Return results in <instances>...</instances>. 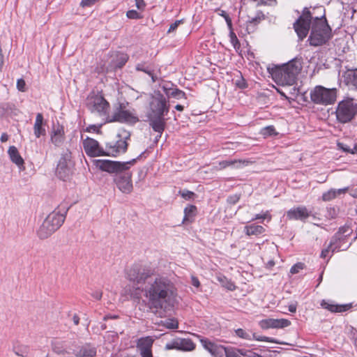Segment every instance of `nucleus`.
Listing matches in <instances>:
<instances>
[{
  "instance_id": "a211bd4d",
  "label": "nucleus",
  "mask_w": 357,
  "mask_h": 357,
  "mask_svg": "<svg viewBox=\"0 0 357 357\" xmlns=\"http://www.w3.org/2000/svg\"><path fill=\"white\" fill-rule=\"evenodd\" d=\"M128 60V54L117 52L111 55V61L107 68V71H115L121 69Z\"/></svg>"
},
{
  "instance_id": "f704fd0d",
  "label": "nucleus",
  "mask_w": 357,
  "mask_h": 357,
  "mask_svg": "<svg viewBox=\"0 0 357 357\" xmlns=\"http://www.w3.org/2000/svg\"><path fill=\"white\" fill-rule=\"evenodd\" d=\"M261 21V18L259 17H255L252 18L250 20L248 21L246 23V31L248 33H253L257 28V26Z\"/></svg>"
},
{
  "instance_id": "c9c22d12",
  "label": "nucleus",
  "mask_w": 357,
  "mask_h": 357,
  "mask_svg": "<svg viewBox=\"0 0 357 357\" xmlns=\"http://www.w3.org/2000/svg\"><path fill=\"white\" fill-rule=\"evenodd\" d=\"M235 333L236 336L244 340H252L253 339L254 333L250 331L238 328L235 331Z\"/></svg>"
},
{
  "instance_id": "49530a36",
  "label": "nucleus",
  "mask_w": 357,
  "mask_h": 357,
  "mask_svg": "<svg viewBox=\"0 0 357 357\" xmlns=\"http://www.w3.org/2000/svg\"><path fill=\"white\" fill-rule=\"evenodd\" d=\"M126 16L129 19H140L142 18V15L135 10H130L126 13Z\"/></svg>"
},
{
  "instance_id": "9b49d317",
  "label": "nucleus",
  "mask_w": 357,
  "mask_h": 357,
  "mask_svg": "<svg viewBox=\"0 0 357 357\" xmlns=\"http://www.w3.org/2000/svg\"><path fill=\"white\" fill-rule=\"evenodd\" d=\"M114 182L118 189L123 193L129 194L133 189L132 174L128 170L114 176Z\"/></svg>"
},
{
  "instance_id": "c85d7f7f",
  "label": "nucleus",
  "mask_w": 357,
  "mask_h": 357,
  "mask_svg": "<svg viewBox=\"0 0 357 357\" xmlns=\"http://www.w3.org/2000/svg\"><path fill=\"white\" fill-rule=\"evenodd\" d=\"M351 229L347 225L339 228L338 231L332 237V243L340 241H347V237L351 233Z\"/></svg>"
},
{
  "instance_id": "6e6d98bb",
  "label": "nucleus",
  "mask_w": 357,
  "mask_h": 357,
  "mask_svg": "<svg viewBox=\"0 0 357 357\" xmlns=\"http://www.w3.org/2000/svg\"><path fill=\"white\" fill-rule=\"evenodd\" d=\"M135 4L137 8L139 10H144L146 6V3L144 0H135Z\"/></svg>"
},
{
  "instance_id": "a19ab883",
  "label": "nucleus",
  "mask_w": 357,
  "mask_h": 357,
  "mask_svg": "<svg viewBox=\"0 0 357 357\" xmlns=\"http://www.w3.org/2000/svg\"><path fill=\"white\" fill-rule=\"evenodd\" d=\"M336 197L335 189L331 188L327 192H325L322 195V200L324 202H329Z\"/></svg>"
},
{
  "instance_id": "338daca9",
  "label": "nucleus",
  "mask_w": 357,
  "mask_h": 357,
  "mask_svg": "<svg viewBox=\"0 0 357 357\" xmlns=\"http://www.w3.org/2000/svg\"><path fill=\"white\" fill-rule=\"evenodd\" d=\"M297 305L296 303H291L289 305L288 309L290 312L294 313L296 311Z\"/></svg>"
},
{
  "instance_id": "0eeeda50",
  "label": "nucleus",
  "mask_w": 357,
  "mask_h": 357,
  "mask_svg": "<svg viewBox=\"0 0 357 357\" xmlns=\"http://www.w3.org/2000/svg\"><path fill=\"white\" fill-rule=\"evenodd\" d=\"M144 153V152L142 153L136 158L127 162L113 161L110 160H95L93 162L96 167L101 171L117 175L124 171L128 170L130 165H133Z\"/></svg>"
},
{
  "instance_id": "dca6fc26",
  "label": "nucleus",
  "mask_w": 357,
  "mask_h": 357,
  "mask_svg": "<svg viewBox=\"0 0 357 357\" xmlns=\"http://www.w3.org/2000/svg\"><path fill=\"white\" fill-rule=\"evenodd\" d=\"M165 349L167 350L176 349L191 351L195 349V344L190 339L178 338L166 344Z\"/></svg>"
},
{
  "instance_id": "f257e3e1",
  "label": "nucleus",
  "mask_w": 357,
  "mask_h": 357,
  "mask_svg": "<svg viewBox=\"0 0 357 357\" xmlns=\"http://www.w3.org/2000/svg\"><path fill=\"white\" fill-rule=\"evenodd\" d=\"M126 278L132 283L129 288L131 298L139 301L144 296L153 312L174 306L177 289L167 277L156 275L149 266L135 264L127 270Z\"/></svg>"
},
{
  "instance_id": "0e129e2a",
  "label": "nucleus",
  "mask_w": 357,
  "mask_h": 357,
  "mask_svg": "<svg viewBox=\"0 0 357 357\" xmlns=\"http://www.w3.org/2000/svg\"><path fill=\"white\" fill-rule=\"evenodd\" d=\"M4 63V56L2 52V48L0 46V71L1 70Z\"/></svg>"
},
{
  "instance_id": "a878e982",
  "label": "nucleus",
  "mask_w": 357,
  "mask_h": 357,
  "mask_svg": "<svg viewBox=\"0 0 357 357\" xmlns=\"http://www.w3.org/2000/svg\"><path fill=\"white\" fill-rule=\"evenodd\" d=\"M169 84H165L162 86L163 91L165 93L167 98L169 97L174 98L176 99L186 98L185 93L177 89L176 87H172Z\"/></svg>"
},
{
  "instance_id": "39448f33",
  "label": "nucleus",
  "mask_w": 357,
  "mask_h": 357,
  "mask_svg": "<svg viewBox=\"0 0 357 357\" xmlns=\"http://www.w3.org/2000/svg\"><path fill=\"white\" fill-rule=\"evenodd\" d=\"M68 208L63 213L54 211L44 220L37 231V235L40 239H46L59 229L65 221Z\"/></svg>"
},
{
  "instance_id": "de8ad7c7",
  "label": "nucleus",
  "mask_w": 357,
  "mask_h": 357,
  "mask_svg": "<svg viewBox=\"0 0 357 357\" xmlns=\"http://www.w3.org/2000/svg\"><path fill=\"white\" fill-rule=\"evenodd\" d=\"M268 218V220H271V215H270L269 213V211H266L265 213H264L263 214H257L255 218H253L252 219V220H265Z\"/></svg>"
},
{
  "instance_id": "473e14b6",
  "label": "nucleus",
  "mask_w": 357,
  "mask_h": 357,
  "mask_svg": "<svg viewBox=\"0 0 357 357\" xmlns=\"http://www.w3.org/2000/svg\"><path fill=\"white\" fill-rule=\"evenodd\" d=\"M351 245V243L347 244V241H340L335 243H332V239L331 240L329 248H331L332 252H339L347 250L349 246Z\"/></svg>"
},
{
  "instance_id": "72a5a7b5",
  "label": "nucleus",
  "mask_w": 357,
  "mask_h": 357,
  "mask_svg": "<svg viewBox=\"0 0 357 357\" xmlns=\"http://www.w3.org/2000/svg\"><path fill=\"white\" fill-rule=\"evenodd\" d=\"M13 351L18 356L26 357L29 353V347L27 345L14 346Z\"/></svg>"
},
{
  "instance_id": "3c124183",
  "label": "nucleus",
  "mask_w": 357,
  "mask_h": 357,
  "mask_svg": "<svg viewBox=\"0 0 357 357\" xmlns=\"http://www.w3.org/2000/svg\"><path fill=\"white\" fill-rule=\"evenodd\" d=\"M16 86L18 91L24 92L26 91L25 81L22 78L18 79Z\"/></svg>"
},
{
  "instance_id": "37998d69",
  "label": "nucleus",
  "mask_w": 357,
  "mask_h": 357,
  "mask_svg": "<svg viewBox=\"0 0 357 357\" xmlns=\"http://www.w3.org/2000/svg\"><path fill=\"white\" fill-rule=\"evenodd\" d=\"M179 194L186 200L192 199L195 197V194L188 190H180Z\"/></svg>"
},
{
  "instance_id": "9d476101",
  "label": "nucleus",
  "mask_w": 357,
  "mask_h": 357,
  "mask_svg": "<svg viewBox=\"0 0 357 357\" xmlns=\"http://www.w3.org/2000/svg\"><path fill=\"white\" fill-rule=\"evenodd\" d=\"M86 106L91 113H97L100 116L108 115L109 103L100 95H93L87 99Z\"/></svg>"
},
{
  "instance_id": "6e6552de",
  "label": "nucleus",
  "mask_w": 357,
  "mask_h": 357,
  "mask_svg": "<svg viewBox=\"0 0 357 357\" xmlns=\"http://www.w3.org/2000/svg\"><path fill=\"white\" fill-rule=\"evenodd\" d=\"M311 101L316 105H328L334 103L337 98V89H328L318 85L310 93Z\"/></svg>"
},
{
  "instance_id": "5fc2aeb1",
  "label": "nucleus",
  "mask_w": 357,
  "mask_h": 357,
  "mask_svg": "<svg viewBox=\"0 0 357 357\" xmlns=\"http://www.w3.org/2000/svg\"><path fill=\"white\" fill-rule=\"evenodd\" d=\"M236 162V160H222L219 162V165L221 169H224L226 168L227 167L234 165Z\"/></svg>"
},
{
  "instance_id": "69168bd1",
  "label": "nucleus",
  "mask_w": 357,
  "mask_h": 357,
  "mask_svg": "<svg viewBox=\"0 0 357 357\" xmlns=\"http://www.w3.org/2000/svg\"><path fill=\"white\" fill-rule=\"evenodd\" d=\"M215 12L220 16L223 17L224 19L229 16L225 10H220V8L217 9Z\"/></svg>"
},
{
  "instance_id": "680f3d73",
  "label": "nucleus",
  "mask_w": 357,
  "mask_h": 357,
  "mask_svg": "<svg viewBox=\"0 0 357 357\" xmlns=\"http://www.w3.org/2000/svg\"><path fill=\"white\" fill-rule=\"evenodd\" d=\"M225 20V22L227 23V27H228L229 30V31H232L233 30V26H232V22H231V17L229 16H228Z\"/></svg>"
},
{
  "instance_id": "2eb2a0df",
  "label": "nucleus",
  "mask_w": 357,
  "mask_h": 357,
  "mask_svg": "<svg viewBox=\"0 0 357 357\" xmlns=\"http://www.w3.org/2000/svg\"><path fill=\"white\" fill-rule=\"evenodd\" d=\"M70 153L67 151L63 153L59 159L56 174L61 180L66 181L69 178L71 171L68 165V162L70 160Z\"/></svg>"
},
{
  "instance_id": "1a4fd4ad",
  "label": "nucleus",
  "mask_w": 357,
  "mask_h": 357,
  "mask_svg": "<svg viewBox=\"0 0 357 357\" xmlns=\"http://www.w3.org/2000/svg\"><path fill=\"white\" fill-rule=\"evenodd\" d=\"M357 114V104L353 98H347L338 102L335 109L337 121L341 123L351 121Z\"/></svg>"
},
{
  "instance_id": "79ce46f5",
  "label": "nucleus",
  "mask_w": 357,
  "mask_h": 357,
  "mask_svg": "<svg viewBox=\"0 0 357 357\" xmlns=\"http://www.w3.org/2000/svg\"><path fill=\"white\" fill-rule=\"evenodd\" d=\"M239 77L235 80V85L238 89H245L248 87V85L246 80L243 77L242 74L241 73H239Z\"/></svg>"
},
{
  "instance_id": "4c0bfd02",
  "label": "nucleus",
  "mask_w": 357,
  "mask_h": 357,
  "mask_svg": "<svg viewBox=\"0 0 357 357\" xmlns=\"http://www.w3.org/2000/svg\"><path fill=\"white\" fill-rule=\"evenodd\" d=\"M261 134L265 137L268 136L277 135L278 132L275 131L273 126H268L261 129Z\"/></svg>"
},
{
  "instance_id": "09e8293b",
  "label": "nucleus",
  "mask_w": 357,
  "mask_h": 357,
  "mask_svg": "<svg viewBox=\"0 0 357 357\" xmlns=\"http://www.w3.org/2000/svg\"><path fill=\"white\" fill-rule=\"evenodd\" d=\"M337 215V212L335 208L334 207H328L327 208V215L326 217L328 219H334Z\"/></svg>"
},
{
  "instance_id": "603ef678",
  "label": "nucleus",
  "mask_w": 357,
  "mask_h": 357,
  "mask_svg": "<svg viewBox=\"0 0 357 357\" xmlns=\"http://www.w3.org/2000/svg\"><path fill=\"white\" fill-rule=\"evenodd\" d=\"M183 22V20H176L174 23L171 24L168 30V33L174 31L177 27Z\"/></svg>"
},
{
  "instance_id": "7ed1b4c3",
  "label": "nucleus",
  "mask_w": 357,
  "mask_h": 357,
  "mask_svg": "<svg viewBox=\"0 0 357 357\" xmlns=\"http://www.w3.org/2000/svg\"><path fill=\"white\" fill-rule=\"evenodd\" d=\"M169 104L164 95L155 92L151 98L149 111L147 113V121L149 126L156 132H163L166 127L165 116L169 111Z\"/></svg>"
},
{
  "instance_id": "2f4dec72",
  "label": "nucleus",
  "mask_w": 357,
  "mask_h": 357,
  "mask_svg": "<svg viewBox=\"0 0 357 357\" xmlns=\"http://www.w3.org/2000/svg\"><path fill=\"white\" fill-rule=\"evenodd\" d=\"M52 351L59 355H64L68 353L66 342L63 341H54L52 342Z\"/></svg>"
},
{
  "instance_id": "aec40b11",
  "label": "nucleus",
  "mask_w": 357,
  "mask_h": 357,
  "mask_svg": "<svg viewBox=\"0 0 357 357\" xmlns=\"http://www.w3.org/2000/svg\"><path fill=\"white\" fill-rule=\"evenodd\" d=\"M321 306L332 313H342L351 310L353 305L352 303L337 304L333 301L322 300L321 302Z\"/></svg>"
},
{
  "instance_id": "e433bc0d",
  "label": "nucleus",
  "mask_w": 357,
  "mask_h": 357,
  "mask_svg": "<svg viewBox=\"0 0 357 357\" xmlns=\"http://www.w3.org/2000/svg\"><path fill=\"white\" fill-rule=\"evenodd\" d=\"M78 353L83 357H94L96 355V349L91 347H83Z\"/></svg>"
},
{
  "instance_id": "5701e85b",
  "label": "nucleus",
  "mask_w": 357,
  "mask_h": 357,
  "mask_svg": "<svg viewBox=\"0 0 357 357\" xmlns=\"http://www.w3.org/2000/svg\"><path fill=\"white\" fill-rule=\"evenodd\" d=\"M344 83L351 89H357V68L347 69L342 75Z\"/></svg>"
},
{
  "instance_id": "b1692460",
  "label": "nucleus",
  "mask_w": 357,
  "mask_h": 357,
  "mask_svg": "<svg viewBox=\"0 0 357 357\" xmlns=\"http://www.w3.org/2000/svg\"><path fill=\"white\" fill-rule=\"evenodd\" d=\"M255 354V352L252 350L229 347L226 357H254Z\"/></svg>"
},
{
  "instance_id": "6ab92c4d",
  "label": "nucleus",
  "mask_w": 357,
  "mask_h": 357,
  "mask_svg": "<svg viewBox=\"0 0 357 357\" xmlns=\"http://www.w3.org/2000/svg\"><path fill=\"white\" fill-rule=\"evenodd\" d=\"M291 321L286 319H266L259 322L262 329L284 328L289 326Z\"/></svg>"
},
{
  "instance_id": "a18cd8bd",
  "label": "nucleus",
  "mask_w": 357,
  "mask_h": 357,
  "mask_svg": "<svg viewBox=\"0 0 357 357\" xmlns=\"http://www.w3.org/2000/svg\"><path fill=\"white\" fill-rule=\"evenodd\" d=\"M305 267V264L302 262H298L291 266L290 269V273L291 274L298 273L300 270H303Z\"/></svg>"
},
{
  "instance_id": "8fccbe9b",
  "label": "nucleus",
  "mask_w": 357,
  "mask_h": 357,
  "mask_svg": "<svg viewBox=\"0 0 357 357\" xmlns=\"http://www.w3.org/2000/svg\"><path fill=\"white\" fill-rule=\"evenodd\" d=\"M240 197V195H232L227 197V202L228 204L234 205L236 204L239 201Z\"/></svg>"
},
{
  "instance_id": "393cba45",
  "label": "nucleus",
  "mask_w": 357,
  "mask_h": 357,
  "mask_svg": "<svg viewBox=\"0 0 357 357\" xmlns=\"http://www.w3.org/2000/svg\"><path fill=\"white\" fill-rule=\"evenodd\" d=\"M8 154L10 160L15 163L20 169H24V159L20 155L17 149L15 146H10L8 150Z\"/></svg>"
},
{
  "instance_id": "ea45409f",
  "label": "nucleus",
  "mask_w": 357,
  "mask_h": 357,
  "mask_svg": "<svg viewBox=\"0 0 357 357\" xmlns=\"http://www.w3.org/2000/svg\"><path fill=\"white\" fill-rule=\"evenodd\" d=\"M229 36L230 38V42L232 44L234 49L238 50L241 47V44L236 33L234 32V30L229 31Z\"/></svg>"
},
{
  "instance_id": "412c9836",
  "label": "nucleus",
  "mask_w": 357,
  "mask_h": 357,
  "mask_svg": "<svg viewBox=\"0 0 357 357\" xmlns=\"http://www.w3.org/2000/svg\"><path fill=\"white\" fill-rule=\"evenodd\" d=\"M64 128L60 124L54 126L50 135V141L56 146H60L64 142Z\"/></svg>"
},
{
  "instance_id": "cd10ccee",
  "label": "nucleus",
  "mask_w": 357,
  "mask_h": 357,
  "mask_svg": "<svg viewBox=\"0 0 357 357\" xmlns=\"http://www.w3.org/2000/svg\"><path fill=\"white\" fill-rule=\"evenodd\" d=\"M19 110L11 102H3L0 105V114L1 116H17Z\"/></svg>"
},
{
  "instance_id": "ddd939ff",
  "label": "nucleus",
  "mask_w": 357,
  "mask_h": 357,
  "mask_svg": "<svg viewBox=\"0 0 357 357\" xmlns=\"http://www.w3.org/2000/svg\"><path fill=\"white\" fill-rule=\"evenodd\" d=\"M83 148L88 156L92 158L105 156V148L102 147L99 142L93 138L87 137L83 141Z\"/></svg>"
},
{
  "instance_id": "f3484780",
  "label": "nucleus",
  "mask_w": 357,
  "mask_h": 357,
  "mask_svg": "<svg viewBox=\"0 0 357 357\" xmlns=\"http://www.w3.org/2000/svg\"><path fill=\"white\" fill-rule=\"evenodd\" d=\"M311 216L315 218V216L312 214V211H308L304 206L292 208L287 212V218L289 220L305 222L306 219Z\"/></svg>"
},
{
  "instance_id": "f8f14e48",
  "label": "nucleus",
  "mask_w": 357,
  "mask_h": 357,
  "mask_svg": "<svg viewBox=\"0 0 357 357\" xmlns=\"http://www.w3.org/2000/svg\"><path fill=\"white\" fill-rule=\"evenodd\" d=\"M199 339L204 349L208 351L213 357L226 356L228 347L219 344L206 337L199 336Z\"/></svg>"
},
{
  "instance_id": "7c9ffc66",
  "label": "nucleus",
  "mask_w": 357,
  "mask_h": 357,
  "mask_svg": "<svg viewBox=\"0 0 357 357\" xmlns=\"http://www.w3.org/2000/svg\"><path fill=\"white\" fill-rule=\"evenodd\" d=\"M184 216L182 220L183 224L192 222L197 213V207L195 205H188L184 208Z\"/></svg>"
},
{
  "instance_id": "052dcab7",
  "label": "nucleus",
  "mask_w": 357,
  "mask_h": 357,
  "mask_svg": "<svg viewBox=\"0 0 357 357\" xmlns=\"http://www.w3.org/2000/svg\"><path fill=\"white\" fill-rule=\"evenodd\" d=\"M191 282H192V284L195 287H199L200 286V282H199L198 278L195 276L191 277Z\"/></svg>"
},
{
  "instance_id": "e2e57ef3",
  "label": "nucleus",
  "mask_w": 357,
  "mask_h": 357,
  "mask_svg": "<svg viewBox=\"0 0 357 357\" xmlns=\"http://www.w3.org/2000/svg\"><path fill=\"white\" fill-rule=\"evenodd\" d=\"M102 293L100 291H96L92 294V296L96 300H100L102 298Z\"/></svg>"
},
{
  "instance_id": "20e7f679",
  "label": "nucleus",
  "mask_w": 357,
  "mask_h": 357,
  "mask_svg": "<svg viewBox=\"0 0 357 357\" xmlns=\"http://www.w3.org/2000/svg\"><path fill=\"white\" fill-rule=\"evenodd\" d=\"M301 68V65L298 61L292 59L282 66L268 67V71L277 84L293 86L296 82L297 75Z\"/></svg>"
},
{
  "instance_id": "774afa93",
  "label": "nucleus",
  "mask_w": 357,
  "mask_h": 357,
  "mask_svg": "<svg viewBox=\"0 0 357 357\" xmlns=\"http://www.w3.org/2000/svg\"><path fill=\"white\" fill-rule=\"evenodd\" d=\"M8 140V135H7V133H6V132L2 133L1 136L0 137V141L2 143H4V142H7Z\"/></svg>"
},
{
  "instance_id": "bb28decb",
  "label": "nucleus",
  "mask_w": 357,
  "mask_h": 357,
  "mask_svg": "<svg viewBox=\"0 0 357 357\" xmlns=\"http://www.w3.org/2000/svg\"><path fill=\"white\" fill-rule=\"evenodd\" d=\"M43 116L41 113H38L33 125V132L36 138L45 136L46 134L45 128L43 127Z\"/></svg>"
},
{
  "instance_id": "58836bf2",
  "label": "nucleus",
  "mask_w": 357,
  "mask_h": 357,
  "mask_svg": "<svg viewBox=\"0 0 357 357\" xmlns=\"http://www.w3.org/2000/svg\"><path fill=\"white\" fill-rule=\"evenodd\" d=\"M162 322V326L169 329H176L178 327V323L174 319H168Z\"/></svg>"
},
{
  "instance_id": "c756f323",
  "label": "nucleus",
  "mask_w": 357,
  "mask_h": 357,
  "mask_svg": "<svg viewBox=\"0 0 357 357\" xmlns=\"http://www.w3.org/2000/svg\"><path fill=\"white\" fill-rule=\"evenodd\" d=\"M243 231L248 236H259L262 234L265 231V229L264 227L261 225H256L255 224H251L249 225H246L243 228Z\"/></svg>"
},
{
  "instance_id": "f03ea898",
  "label": "nucleus",
  "mask_w": 357,
  "mask_h": 357,
  "mask_svg": "<svg viewBox=\"0 0 357 357\" xmlns=\"http://www.w3.org/2000/svg\"><path fill=\"white\" fill-rule=\"evenodd\" d=\"M310 27L311 32L308 40L312 46L322 45L332 37V29L325 15L312 17L310 10L305 8L302 15L294 23V28L298 38L303 40L307 36Z\"/></svg>"
},
{
  "instance_id": "423d86ee",
  "label": "nucleus",
  "mask_w": 357,
  "mask_h": 357,
  "mask_svg": "<svg viewBox=\"0 0 357 357\" xmlns=\"http://www.w3.org/2000/svg\"><path fill=\"white\" fill-rule=\"evenodd\" d=\"M129 102L127 101L118 102L114 105V112L111 116H107L105 122H119L121 123H127L134 125L137 123L139 119L136 115L134 109H128Z\"/></svg>"
},
{
  "instance_id": "c03bdc74",
  "label": "nucleus",
  "mask_w": 357,
  "mask_h": 357,
  "mask_svg": "<svg viewBox=\"0 0 357 357\" xmlns=\"http://www.w3.org/2000/svg\"><path fill=\"white\" fill-rule=\"evenodd\" d=\"M257 341H261V342H277L273 338L266 337V336H261V335H257L256 333H254L253 339Z\"/></svg>"
},
{
  "instance_id": "4be33fe9",
  "label": "nucleus",
  "mask_w": 357,
  "mask_h": 357,
  "mask_svg": "<svg viewBox=\"0 0 357 357\" xmlns=\"http://www.w3.org/2000/svg\"><path fill=\"white\" fill-rule=\"evenodd\" d=\"M153 342V340L151 337H141L137 340V347L141 356L153 354L151 350Z\"/></svg>"
},
{
  "instance_id": "4468645a",
  "label": "nucleus",
  "mask_w": 357,
  "mask_h": 357,
  "mask_svg": "<svg viewBox=\"0 0 357 357\" xmlns=\"http://www.w3.org/2000/svg\"><path fill=\"white\" fill-rule=\"evenodd\" d=\"M119 139L116 142H109L105 144V156H116L121 153H125L128 149V143L126 139L129 136L121 139V136L118 135Z\"/></svg>"
},
{
  "instance_id": "13d9d810",
  "label": "nucleus",
  "mask_w": 357,
  "mask_h": 357,
  "mask_svg": "<svg viewBox=\"0 0 357 357\" xmlns=\"http://www.w3.org/2000/svg\"><path fill=\"white\" fill-rule=\"evenodd\" d=\"M136 70L139 71H143L149 75H151V71L145 68L143 64H137L136 66Z\"/></svg>"
},
{
  "instance_id": "4d7b16f0",
  "label": "nucleus",
  "mask_w": 357,
  "mask_h": 357,
  "mask_svg": "<svg viewBox=\"0 0 357 357\" xmlns=\"http://www.w3.org/2000/svg\"><path fill=\"white\" fill-rule=\"evenodd\" d=\"M337 146L345 153L350 152V147L343 143H337Z\"/></svg>"
},
{
  "instance_id": "864d4df0",
  "label": "nucleus",
  "mask_w": 357,
  "mask_h": 357,
  "mask_svg": "<svg viewBox=\"0 0 357 357\" xmlns=\"http://www.w3.org/2000/svg\"><path fill=\"white\" fill-rule=\"evenodd\" d=\"M102 124H100L99 126H96V125H90L89 126L86 130L87 132H96V133H100V128L102 126Z\"/></svg>"
},
{
  "instance_id": "bf43d9fd",
  "label": "nucleus",
  "mask_w": 357,
  "mask_h": 357,
  "mask_svg": "<svg viewBox=\"0 0 357 357\" xmlns=\"http://www.w3.org/2000/svg\"><path fill=\"white\" fill-rule=\"evenodd\" d=\"M348 190H349V187H345L343 188H340L338 190L335 189V192L336 197H337V195L346 193Z\"/></svg>"
}]
</instances>
